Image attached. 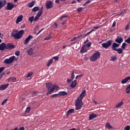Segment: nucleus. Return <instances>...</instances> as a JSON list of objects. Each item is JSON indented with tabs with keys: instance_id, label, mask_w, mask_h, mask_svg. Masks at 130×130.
Returning <instances> with one entry per match:
<instances>
[{
	"instance_id": "f257e3e1",
	"label": "nucleus",
	"mask_w": 130,
	"mask_h": 130,
	"mask_svg": "<svg viewBox=\"0 0 130 130\" xmlns=\"http://www.w3.org/2000/svg\"><path fill=\"white\" fill-rule=\"evenodd\" d=\"M24 34L23 30H18L17 29H14L12 30L11 36L15 38V39H21L23 38V35Z\"/></svg>"
},
{
	"instance_id": "f03ea898",
	"label": "nucleus",
	"mask_w": 130,
	"mask_h": 130,
	"mask_svg": "<svg viewBox=\"0 0 130 130\" xmlns=\"http://www.w3.org/2000/svg\"><path fill=\"white\" fill-rule=\"evenodd\" d=\"M120 44L116 42H114L111 45L112 49L114 51H117L118 54H121L123 52V49L121 48H117L119 47Z\"/></svg>"
},
{
	"instance_id": "7ed1b4c3",
	"label": "nucleus",
	"mask_w": 130,
	"mask_h": 130,
	"mask_svg": "<svg viewBox=\"0 0 130 130\" xmlns=\"http://www.w3.org/2000/svg\"><path fill=\"white\" fill-rule=\"evenodd\" d=\"M100 53L99 52H96L95 53H94L93 54V55H92L90 58V60L91 62H94L95 61H96L100 56Z\"/></svg>"
},
{
	"instance_id": "20e7f679",
	"label": "nucleus",
	"mask_w": 130,
	"mask_h": 130,
	"mask_svg": "<svg viewBox=\"0 0 130 130\" xmlns=\"http://www.w3.org/2000/svg\"><path fill=\"white\" fill-rule=\"evenodd\" d=\"M76 103V109L77 110H80L82 108V107L83 106V103L82 100L76 99V101H75Z\"/></svg>"
},
{
	"instance_id": "39448f33",
	"label": "nucleus",
	"mask_w": 130,
	"mask_h": 130,
	"mask_svg": "<svg viewBox=\"0 0 130 130\" xmlns=\"http://www.w3.org/2000/svg\"><path fill=\"white\" fill-rule=\"evenodd\" d=\"M112 40H109L106 43H102V47L105 49H108V48L112 45Z\"/></svg>"
},
{
	"instance_id": "423d86ee",
	"label": "nucleus",
	"mask_w": 130,
	"mask_h": 130,
	"mask_svg": "<svg viewBox=\"0 0 130 130\" xmlns=\"http://www.w3.org/2000/svg\"><path fill=\"white\" fill-rule=\"evenodd\" d=\"M15 59V56H12L9 57V59H6L4 60V63L7 64H11L14 62Z\"/></svg>"
},
{
	"instance_id": "0eeeda50",
	"label": "nucleus",
	"mask_w": 130,
	"mask_h": 130,
	"mask_svg": "<svg viewBox=\"0 0 130 130\" xmlns=\"http://www.w3.org/2000/svg\"><path fill=\"white\" fill-rule=\"evenodd\" d=\"M43 7H41V9L38 12V13L37 14L36 16H35V18L34 19V21L37 22L39 20V18H40V17L41 16V15L43 14Z\"/></svg>"
},
{
	"instance_id": "6e6552de",
	"label": "nucleus",
	"mask_w": 130,
	"mask_h": 130,
	"mask_svg": "<svg viewBox=\"0 0 130 130\" xmlns=\"http://www.w3.org/2000/svg\"><path fill=\"white\" fill-rule=\"evenodd\" d=\"M15 7L14 4L11 2H9L7 3V6H6V10L8 11H11Z\"/></svg>"
},
{
	"instance_id": "1a4fd4ad",
	"label": "nucleus",
	"mask_w": 130,
	"mask_h": 130,
	"mask_svg": "<svg viewBox=\"0 0 130 130\" xmlns=\"http://www.w3.org/2000/svg\"><path fill=\"white\" fill-rule=\"evenodd\" d=\"M115 42L120 45V44L123 42V39L121 37V36H118L117 38L115 39Z\"/></svg>"
},
{
	"instance_id": "9d476101",
	"label": "nucleus",
	"mask_w": 130,
	"mask_h": 130,
	"mask_svg": "<svg viewBox=\"0 0 130 130\" xmlns=\"http://www.w3.org/2000/svg\"><path fill=\"white\" fill-rule=\"evenodd\" d=\"M15 46L12 43H8L6 44V50H12L14 49Z\"/></svg>"
},
{
	"instance_id": "9b49d317",
	"label": "nucleus",
	"mask_w": 130,
	"mask_h": 130,
	"mask_svg": "<svg viewBox=\"0 0 130 130\" xmlns=\"http://www.w3.org/2000/svg\"><path fill=\"white\" fill-rule=\"evenodd\" d=\"M86 93V91L85 90H84L81 93H80V95L79 97L77 98V99H78V100H80V101H82V100L83 99L84 97L85 96V94Z\"/></svg>"
},
{
	"instance_id": "f8f14e48",
	"label": "nucleus",
	"mask_w": 130,
	"mask_h": 130,
	"mask_svg": "<svg viewBox=\"0 0 130 130\" xmlns=\"http://www.w3.org/2000/svg\"><path fill=\"white\" fill-rule=\"evenodd\" d=\"M46 7L47 10H49L53 7L52 2L51 1H48L46 3Z\"/></svg>"
},
{
	"instance_id": "ddd939ff",
	"label": "nucleus",
	"mask_w": 130,
	"mask_h": 130,
	"mask_svg": "<svg viewBox=\"0 0 130 130\" xmlns=\"http://www.w3.org/2000/svg\"><path fill=\"white\" fill-rule=\"evenodd\" d=\"M32 39H33L32 36H31V35L28 36L27 38L25 39V40H24V44L25 45H27L28 43H29L30 40Z\"/></svg>"
},
{
	"instance_id": "4468645a",
	"label": "nucleus",
	"mask_w": 130,
	"mask_h": 130,
	"mask_svg": "<svg viewBox=\"0 0 130 130\" xmlns=\"http://www.w3.org/2000/svg\"><path fill=\"white\" fill-rule=\"evenodd\" d=\"M9 86V83L3 84L0 86V91L5 90Z\"/></svg>"
},
{
	"instance_id": "2eb2a0df",
	"label": "nucleus",
	"mask_w": 130,
	"mask_h": 130,
	"mask_svg": "<svg viewBox=\"0 0 130 130\" xmlns=\"http://www.w3.org/2000/svg\"><path fill=\"white\" fill-rule=\"evenodd\" d=\"M5 49H6V44L3 42L0 44V51H4Z\"/></svg>"
},
{
	"instance_id": "dca6fc26",
	"label": "nucleus",
	"mask_w": 130,
	"mask_h": 130,
	"mask_svg": "<svg viewBox=\"0 0 130 130\" xmlns=\"http://www.w3.org/2000/svg\"><path fill=\"white\" fill-rule=\"evenodd\" d=\"M88 50L87 48L86 47V46L83 45L82 47L80 49V53H84L86 52Z\"/></svg>"
},
{
	"instance_id": "f3484780",
	"label": "nucleus",
	"mask_w": 130,
	"mask_h": 130,
	"mask_svg": "<svg viewBox=\"0 0 130 130\" xmlns=\"http://www.w3.org/2000/svg\"><path fill=\"white\" fill-rule=\"evenodd\" d=\"M98 117V115L93 113L90 114L89 116V120H91Z\"/></svg>"
},
{
	"instance_id": "a211bd4d",
	"label": "nucleus",
	"mask_w": 130,
	"mask_h": 130,
	"mask_svg": "<svg viewBox=\"0 0 130 130\" xmlns=\"http://www.w3.org/2000/svg\"><path fill=\"white\" fill-rule=\"evenodd\" d=\"M34 50V48H30L27 50V53L29 56H32L34 54L33 51Z\"/></svg>"
},
{
	"instance_id": "6ab92c4d",
	"label": "nucleus",
	"mask_w": 130,
	"mask_h": 130,
	"mask_svg": "<svg viewBox=\"0 0 130 130\" xmlns=\"http://www.w3.org/2000/svg\"><path fill=\"white\" fill-rule=\"evenodd\" d=\"M23 16L22 15L18 16L16 21V24H18V23H19V22H21L22 20H23Z\"/></svg>"
},
{
	"instance_id": "aec40b11",
	"label": "nucleus",
	"mask_w": 130,
	"mask_h": 130,
	"mask_svg": "<svg viewBox=\"0 0 130 130\" xmlns=\"http://www.w3.org/2000/svg\"><path fill=\"white\" fill-rule=\"evenodd\" d=\"M130 80V76H127L125 78L123 79L121 81V83L124 84Z\"/></svg>"
},
{
	"instance_id": "412c9836",
	"label": "nucleus",
	"mask_w": 130,
	"mask_h": 130,
	"mask_svg": "<svg viewBox=\"0 0 130 130\" xmlns=\"http://www.w3.org/2000/svg\"><path fill=\"white\" fill-rule=\"evenodd\" d=\"M17 78H15L14 77H10L8 80V81L9 82H15Z\"/></svg>"
},
{
	"instance_id": "4be33fe9",
	"label": "nucleus",
	"mask_w": 130,
	"mask_h": 130,
	"mask_svg": "<svg viewBox=\"0 0 130 130\" xmlns=\"http://www.w3.org/2000/svg\"><path fill=\"white\" fill-rule=\"evenodd\" d=\"M58 96H66L68 95V92L64 91H60L58 92Z\"/></svg>"
},
{
	"instance_id": "5701e85b",
	"label": "nucleus",
	"mask_w": 130,
	"mask_h": 130,
	"mask_svg": "<svg viewBox=\"0 0 130 130\" xmlns=\"http://www.w3.org/2000/svg\"><path fill=\"white\" fill-rule=\"evenodd\" d=\"M75 110L74 109H70L67 112V116H69L70 114L74 113Z\"/></svg>"
},
{
	"instance_id": "b1692460",
	"label": "nucleus",
	"mask_w": 130,
	"mask_h": 130,
	"mask_svg": "<svg viewBox=\"0 0 130 130\" xmlns=\"http://www.w3.org/2000/svg\"><path fill=\"white\" fill-rule=\"evenodd\" d=\"M35 3H36L35 1H33L27 4V7L29 8H32L35 5Z\"/></svg>"
},
{
	"instance_id": "393cba45",
	"label": "nucleus",
	"mask_w": 130,
	"mask_h": 130,
	"mask_svg": "<svg viewBox=\"0 0 130 130\" xmlns=\"http://www.w3.org/2000/svg\"><path fill=\"white\" fill-rule=\"evenodd\" d=\"M76 85H77V81L76 80H75L74 81H72L71 84V87L72 88H74L76 87Z\"/></svg>"
},
{
	"instance_id": "a878e982",
	"label": "nucleus",
	"mask_w": 130,
	"mask_h": 130,
	"mask_svg": "<svg viewBox=\"0 0 130 130\" xmlns=\"http://www.w3.org/2000/svg\"><path fill=\"white\" fill-rule=\"evenodd\" d=\"M123 105V101H121V102H120L119 104H117L116 105V108H119V107H120L121 106H122V105Z\"/></svg>"
},
{
	"instance_id": "bb28decb",
	"label": "nucleus",
	"mask_w": 130,
	"mask_h": 130,
	"mask_svg": "<svg viewBox=\"0 0 130 130\" xmlns=\"http://www.w3.org/2000/svg\"><path fill=\"white\" fill-rule=\"evenodd\" d=\"M77 40H78V39H79V40L77 41L78 42H79V41H80L81 39H83V38H85V37H84V35H80V36H79L78 37H77Z\"/></svg>"
},
{
	"instance_id": "cd10ccee",
	"label": "nucleus",
	"mask_w": 130,
	"mask_h": 130,
	"mask_svg": "<svg viewBox=\"0 0 130 130\" xmlns=\"http://www.w3.org/2000/svg\"><path fill=\"white\" fill-rule=\"evenodd\" d=\"M95 31L94 29H92L90 31L87 33V34H83V36L84 37H86L87 36L89 35V34H91L92 32Z\"/></svg>"
},
{
	"instance_id": "c85d7f7f",
	"label": "nucleus",
	"mask_w": 130,
	"mask_h": 130,
	"mask_svg": "<svg viewBox=\"0 0 130 130\" xmlns=\"http://www.w3.org/2000/svg\"><path fill=\"white\" fill-rule=\"evenodd\" d=\"M53 62V60L52 59H50L49 60L48 62L47 63V66L49 67L51 65V64H52Z\"/></svg>"
},
{
	"instance_id": "c756f323",
	"label": "nucleus",
	"mask_w": 130,
	"mask_h": 130,
	"mask_svg": "<svg viewBox=\"0 0 130 130\" xmlns=\"http://www.w3.org/2000/svg\"><path fill=\"white\" fill-rule=\"evenodd\" d=\"M75 71L74 70H73L72 72V74H71V79L72 80H74L75 79Z\"/></svg>"
},
{
	"instance_id": "7c9ffc66",
	"label": "nucleus",
	"mask_w": 130,
	"mask_h": 130,
	"mask_svg": "<svg viewBox=\"0 0 130 130\" xmlns=\"http://www.w3.org/2000/svg\"><path fill=\"white\" fill-rule=\"evenodd\" d=\"M106 127L108 129H113V127L109 123H106Z\"/></svg>"
},
{
	"instance_id": "2f4dec72",
	"label": "nucleus",
	"mask_w": 130,
	"mask_h": 130,
	"mask_svg": "<svg viewBox=\"0 0 130 130\" xmlns=\"http://www.w3.org/2000/svg\"><path fill=\"white\" fill-rule=\"evenodd\" d=\"M83 46H85V47L86 48L90 47L91 46V42H89L87 44H86L85 45H83Z\"/></svg>"
},
{
	"instance_id": "473e14b6",
	"label": "nucleus",
	"mask_w": 130,
	"mask_h": 130,
	"mask_svg": "<svg viewBox=\"0 0 130 130\" xmlns=\"http://www.w3.org/2000/svg\"><path fill=\"white\" fill-rule=\"evenodd\" d=\"M39 7H35L32 10V12H36L37 11H39Z\"/></svg>"
},
{
	"instance_id": "72a5a7b5",
	"label": "nucleus",
	"mask_w": 130,
	"mask_h": 130,
	"mask_svg": "<svg viewBox=\"0 0 130 130\" xmlns=\"http://www.w3.org/2000/svg\"><path fill=\"white\" fill-rule=\"evenodd\" d=\"M51 38V34H49L47 36V37H46L45 39H44V40L46 41V40H50V39Z\"/></svg>"
},
{
	"instance_id": "f704fd0d",
	"label": "nucleus",
	"mask_w": 130,
	"mask_h": 130,
	"mask_svg": "<svg viewBox=\"0 0 130 130\" xmlns=\"http://www.w3.org/2000/svg\"><path fill=\"white\" fill-rule=\"evenodd\" d=\"M58 96H59L58 93H55V94H52L51 96H50V97L52 98H55L58 97Z\"/></svg>"
},
{
	"instance_id": "c9c22d12",
	"label": "nucleus",
	"mask_w": 130,
	"mask_h": 130,
	"mask_svg": "<svg viewBox=\"0 0 130 130\" xmlns=\"http://www.w3.org/2000/svg\"><path fill=\"white\" fill-rule=\"evenodd\" d=\"M34 17L32 16L28 18V21L30 22V23H32L34 20Z\"/></svg>"
},
{
	"instance_id": "e433bc0d",
	"label": "nucleus",
	"mask_w": 130,
	"mask_h": 130,
	"mask_svg": "<svg viewBox=\"0 0 130 130\" xmlns=\"http://www.w3.org/2000/svg\"><path fill=\"white\" fill-rule=\"evenodd\" d=\"M91 3V1L89 0L87 2H86V3H85L83 6L85 7V6H86L87 5H88V4H90Z\"/></svg>"
},
{
	"instance_id": "4c0bfd02",
	"label": "nucleus",
	"mask_w": 130,
	"mask_h": 130,
	"mask_svg": "<svg viewBox=\"0 0 130 130\" xmlns=\"http://www.w3.org/2000/svg\"><path fill=\"white\" fill-rule=\"evenodd\" d=\"M117 60V57L113 56L111 57V61H114Z\"/></svg>"
},
{
	"instance_id": "58836bf2",
	"label": "nucleus",
	"mask_w": 130,
	"mask_h": 130,
	"mask_svg": "<svg viewBox=\"0 0 130 130\" xmlns=\"http://www.w3.org/2000/svg\"><path fill=\"white\" fill-rule=\"evenodd\" d=\"M31 108L30 107H27L25 113H29L30 111Z\"/></svg>"
},
{
	"instance_id": "ea45409f",
	"label": "nucleus",
	"mask_w": 130,
	"mask_h": 130,
	"mask_svg": "<svg viewBox=\"0 0 130 130\" xmlns=\"http://www.w3.org/2000/svg\"><path fill=\"white\" fill-rule=\"evenodd\" d=\"M46 86L48 89H50L51 88V84L48 83L46 84Z\"/></svg>"
},
{
	"instance_id": "a19ab883",
	"label": "nucleus",
	"mask_w": 130,
	"mask_h": 130,
	"mask_svg": "<svg viewBox=\"0 0 130 130\" xmlns=\"http://www.w3.org/2000/svg\"><path fill=\"white\" fill-rule=\"evenodd\" d=\"M126 44L125 43H123L121 46L122 49H125Z\"/></svg>"
},
{
	"instance_id": "79ce46f5",
	"label": "nucleus",
	"mask_w": 130,
	"mask_h": 130,
	"mask_svg": "<svg viewBox=\"0 0 130 130\" xmlns=\"http://www.w3.org/2000/svg\"><path fill=\"white\" fill-rule=\"evenodd\" d=\"M20 52L19 51H16L15 52V54L16 56H19L20 55Z\"/></svg>"
},
{
	"instance_id": "37998d69",
	"label": "nucleus",
	"mask_w": 130,
	"mask_h": 130,
	"mask_svg": "<svg viewBox=\"0 0 130 130\" xmlns=\"http://www.w3.org/2000/svg\"><path fill=\"white\" fill-rule=\"evenodd\" d=\"M52 88L54 89V90H58L59 88V87L57 86L56 85H53Z\"/></svg>"
},
{
	"instance_id": "c03bdc74",
	"label": "nucleus",
	"mask_w": 130,
	"mask_h": 130,
	"mask_svg": "<svg viewBox=\"0 0 130 130\" xmlns=\"http://www.w3.org/2000/svg\"><path fill=\"white\" fill-rule=\"evenodd\" d=\"M32 74H33L32 72H30V73H28L27 78H30L32 75Z\"/></svg>"
},
{
	"instance_id": "a18cd8bd",
	"label": "nucleus",
	"mask_w": 130,
	"mask_h": 130,
	"mask_svg": "<svg viewBox=\"0 0 130 130\" xmlns=\"http://www.w3.org/2000/svg\"><path fill=\"white\" fill-rule=\"evenodd\" d=\"M124 130H130V126L126 125L125 127H124Z\"/></svg>"
},
{
	"instance_id": "49530a36",
	"label": "nucleus",
	"mask_w": 130,
	"mask_h": 130,
	"mask_svg": "<svg viewBox=\"0 0 130 130\" xmlns=\"http://www.w3.org/2000/svg\"><path fill=\"white\" fill-rule=\"evenodd\" d=\"M78 41L77 37H73V38L72 39H71V42H73V41Z\"/></svg>"
},
{
	"instance_id": "de8ad7c7",
	"label": "nucleus",
	"mask_w": 130,
	"mask_h": 130,
	"mask_svg": "<svg viewBox=\"0 0 130 130\" xmlns=\"http://www.w3.org/2000/svg\"><path fill=\"white\" fill-rule=\"evenodd\" d=\"M82 11H83V7H79V8L77 9V11L78 12H80Z\"/></svg>"
},
{
	"instance_id": "09e8293b",
	"label": "nucleus",
	"mask_w": 130,
	"mask_h": 130,
	"mask_svg": "<svg viewBox=\"0 0 130 130\" xmlns=\"http://www.w3.org/2000/svg\"><path fill=\"white\" fill-rule=\"evenodd\" d=\"M125 42L128 44H130V37H129L127 39L125 40Z\"/></svg>"
},
{
	"instance_id": "8fccbe9b",
	"label": "nucleus",
	"mask_w": 130,
	"mask_h": 130,
	"mask_svg": "<svg viewBox=\"0 0 130 130\" xmlns=\"http://www.w3.org/2000/svg\"><path fill=\"white\" fill-rule=\"evenodd\" d=\"M7 101H8V99H4V100H3V101L2 102L1 105H4V104L7 102Z\"/></svg>"
},
{
	"instance_id": "3c124183",
	"label": "nucleus",
	"mask_w": 130,
	"mask_h": 130,
	"mask_svg": "<svg viewBox=\"0 0 130 130\" xmlns=\"http://www.w3.org/2000/svg\"><path fill=\"white\" fill-rule=\"evenodd\" d=\"M58 59H59V57L57 56L53 57L52 59H54L55 61H58Z\"/></svg>"
},
{
	"instance_id": "603ef678",
	"label": "nucleus",
	"mask_w": 130,
	"mask_h": 130,
	"mask_svg": "<svg viewBox=\"0 0 130 130\" xmlns=\"http://www.w3.org/2000/svg\"><path fill=\"white\" fill-rule=\"evenodd\" d=\"M68 17V15H63L60 17V20L62 21V19L64 18H67Z\"/></svg>"
},
{
	"instance_id": "864d4df0",
	"label": "nucleus",
	"mask_w": 130,
	"mask_h": 130,
	"mask_svg": "<svg viewBox=\"0 0 130 130\" xmlns=\"http://www.w3.org/2000/svg\"><path fill=\"white\" fill-rule=\"evenodd\" d=\"M83 74H81L80 75H77L76 77V79H79L80 78H81L82 76H83Z\"/></svg>"
},
{
	"instance_id": "5fc2aeb1",
	"label": "nucleus",
	"mask_w": 130,
	"mask_h": 130,
	"mask_svg": "<svg viewBox=\"0 0 130 130\" xmlns=\"http://www.w3.org/2000/svg\"><path fill=\"white\" fill-rule=\"evenodd\" d=\"M126 92L127 93V94H129L130 93V88H126Z\"/></svg>"
},
{
	"instance_id": "6e6d98bb",
	"label": "nucleus",
	"mask_w": 130,
	"mask_h": 130,
	"mask_svg": "<svg viewBox=\"0 0 130 130\" xmlns=\"http://www.w3.org/2000/svg\"><path fill=\"white\" fill-rule=\"evenodd\" d=\"M49 91H51V92H53V91H55L54 89L52 87V88H50L49 89H48Z\"/></svg>"
},
{
	"instance_id": "4d7b16f0",
	"label": "nucleus",
	"mask_w": 130,
	"mask_h": 130,
	"mask_svg": "<svg viewBox=\"0 0 130 130\" xmlns=\"http://www.w3.org/2000/svg\"><path fill=\"white\" fill-rule=\"evenodd\" d=\"M126 13V10H123L122 12L120 13V14H124L125 13Z\"/></svg>"
},
{
	"instance_id": "13d9d810",
	"label": "nucleus",
	"mask_w": 130,
	"mask_h": 130,
	"mask_svg": "<svg viewBox=\"0 0 130 130\" xmlns=\"http://www.w3.org/2000/svg\"><path fill=\"white\" fill-rule=\"evenodd\" d=\"M116 25V22H115V21H114L113 23V24H112V27H114Z\"/></svg>"
},
{
	"instance_id": "bf43d9fd",
	"label": "nucleus",
	"mask_w": 130,
	"mask_h": 130,
	"mask_svg": "<svg viewBox=\"0 0 130 130\" xmlns=\"http://www.w3.org/2000/svg\"><path fill=\"white\" fill-rule=\"evenodd\" d=\"M52 91L48 90V92H47L46 94H47V95H48L49 94H51L52 93Z\"/></svg>"
},
{
	"instance_id": "052dcab7",
	"label": "nucleus",
	"mask_w": 130,
	"mask_h": 130,
	"mask_svg": "<svg viewBox=\"0 0 130 130\" xmlns=\"http://www.w3.org/2000/svg\"><path fill=\"white\" fill-rule=\"evenodd\" d=\"M43 30L44 28H42L41 30H39V32L37 34V36H38L40 33H41Z\"/></svg>"
},
{
	"instance_id": "680f3d73",
	"label": "nucleus",
	"mask_w": 130,
	"mask_h": 130,
	"mask_svg": "<svg viewBox=\"0 0 130 130\" xmlns=\"http://www.w3.org/2000/svg\"><path fill=\"white\" fill-rule=\"evenodd\" d=\"M72 81H73L72 79H67V82L68 83H70Z\"/></svg>"
},
{
	"instance_id": "e2e57ef3",
	"label": "nucleus",
	"mask_w": 130,
	"mask_h": 130,
	"mask_svg": "<svg viewBox=\"0 0 130 130\" xmlns=\"http://www.w3.org/2000/svg\"><path fill=\"white\" fill-rule=\"evenodd\" d=\"M19 130H25V128L23 126V127H20Z\"/></svg>"
},
{
	"instance_id": "0e129e2a",
	"label": "nucleus",
	"mask_w": 130,
	"mask_h": 130,
	"mask_svg": "<svg viewBox=\"0 0 130 130\" xmlns=\"http://www.w3.org/2000/svg\"><path fill=\"white\" fill-rule=\"evenodd\" d=\"M55 3H56V4H59V0H55Z\"/></svg>"
},
{
	"instance_id": "69168bd1",
	"label": "nucleus",
	"mask_w": 130,
	"mask_h": 130,
	"mask_svg": "<svg viewBox=\"0 0 130 130\" xmlns=\"http://www.w3.org/2000/svg\"><path fill=\"white\" fill-rule=\"evenodd\" d=\"M126 30H127L129 29V24H127L125 27Z\"/></svg>"
},
{
	"instance_id": "338daca9",
	"label": "nucleus",
	"mask_w": 130,
	"mask_h": 130,
	"mask_svg": "<svg viewBox=\"0 0 130 130\" xmlns=\"http://www.w3.org/2000/svg\"><path fill=\"white\" fill-rule=\"evenodd\" d=\"M76 1H72V2L71 3V4H72V5H73V4H76Z\"/></svg>"
},
{
	"instance_id": "774afa93",
	"label": "nucleus",
	"mask_w": 130,
	"mask_h": 130,
	"mask_svg": "<svg viewBox=\"0 0 130 130\" xmlns=\"http://www.w3.org/2000/svg\"><path fill=\"white\" fill-rule=\"evenodd\" d=\"M126 88H128V89H130V84H128V85L127 86Z\"/></svg>"
}]
</instances>
